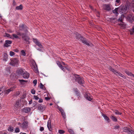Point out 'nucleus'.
I'll return each instance as SVG.
<instances>
[{"mask_svg":"<svg viewBox=\"0 0 134 134\" xmlns=\"http://www.w3.org/2000/svg\"><path fill=\"white\" fill-rule=\"evenodd\" d=\"M16 34L19 36H22L23 39L27 42V43L29 42V40L30 38L29 37L26 36L27 34L24 33H21L19 32H16Z\"/></svg>","mask_w":134,"mask_h":134,"instance_id":"f257e3e1","label":"nucleus"},{"mask_svg":"<svg viewBox=\"0 0 134 134\" xmlns=\"http://www.w3.org/2000/svg\"><path fill=\"white\" fill-rule=\"evenodd\" d=\"M19 61L18 59L13 58L10 59L9 64L14 66H17L18 65Z\"/></svg>","mask_w":134,"mask_h":134,"instance_id":"f03ea898","label":"nucleus"},{"mask_svg":"<svg viewBox=\"0 0 134 134\" xmlns=\"http://www.w3.org/2000/svg\"><path fill=\"white\" fill-rule=\"evenodd\" d=\"M75 81H76L79 84L81 85L82 86H84V81L82 78L79 77V76L78 75L77 77H76Z\"/></svg>","mask_w":134,"mask_h":134,"instance_id":"7ed1b4c3","label":"nucleus"},{"mask_svg":"<svg viewBox=\"0 0 134 134\" xmlns=\"http://www.w3.org/2000/svg\"><path fill=\"white\" fill-rule=\"evenodd\" d=\"M19 30L20 31H24V33L27 34L28 33L27 28L23 25H20L19 26Z\"/></svg>","mask_w":134,"mask_h":134,"instance_id":"20e7f679","label":"nucleus"},{"mask_svg":"<svg viewBox=\"0 0 134 134\" xmlns=\"http://www.w3.org/2000/svg\"><path fill=\"white\" fill-rule=\"evenodd\" d=\"M28 122L27 121L24 122L20 125V126L23 129H26L28 127Z\"/></svg>","mask_w":134,"mask_h":134,"instance_id":"39448f33","label":"nucleus"},{"mask_svg":"<svg viewBox=\"0 0 134 134\" xmlns=\"http://www.w3.org/2000/svg\"><path fill=\"white\" fill-rule=\"evenodd\" d=\"M58 109L60 111L61 113V115L62 116L64 119H65L66 118V116L64 110L61 107L59 108Z\"/></svg>","mask_w":134,"mask_h":134,"instance_id":"423d86ee","label":"nucleus"},{"mask_svg":"<svg viewBox=\"0 0 134 134\" xmlns=\"http://www.w3.org/2000/svg\"><path fill=\"white\" fill-rule=\"evenodd\" d=\"M10 69L9 67H7L3 71V73L4 75H8L10 73Z\"/></svg>","mask_w":134,"mask_h":134,"instance_id":"0eeeda50","label":"nucleus"},{"mask_svg":"<svg viewBox=\"0 0 134 134\" xmlns=\"http://www.w3.org/2000/svg\"><path fill=\"white\" fill-rule=\"evenodd\" d=\"M127 19L128 20H130L131 21L133 20L134 21V15H133L131 13L127 16Z\"/></svg>","mask_w":134,"mask_h":134,"instance_id":"6e6552de","label":"nucleus"},{"mask_svg":"<svg viewBox=\"0 0 134 134\" xmlns=\"http://www.w3.org/2000/svg\"><path fill=\"white\" fill-rule=\"evenodd\" d=\"M39 106L37 107V109L41 112H43L45 110V108L44 106H41V104H39Z\"/></svg>","mask_w":134,"mask_h":134,"instance_id":"1a4fd4ad","label":"nucleus"},{"mask_svg":"<svg viewBox=\"0 0 134 134\" xmlns=\"http://www.w3.org/2000/svg\"><path fill=\"white\" fill-rule=\"evenodd\" d=\"M119 8H120V10H121V12L122 13H123V12H126L128 9L127 6L125 5L123 6L122 7H120Z\"/></svg>","mask_w":134,"mask_h":134,"instance_id":"9d476101","label":"nucleus"},{"mask_svg":"<svg viewBox=\"0 0 134 134\" xmlns=\"http://www.w3.org/2000/svg\"><path fill=\"white\" fill-rule=\"evenodd\" d=\"M85 97L87 100L90 101H91L92 99V98L91 97L90 94L88 93L85 94Z\"/></svg>","mask_w":134,"mask_h":134,"instance_id":"9b49d317","label":"nucleus"},{"mask_svg":"<svg viewBox=\"0 0 134 134\" xmlns=\"http://www.w3.org/2000/svg\"><path fill=\"white\" fill-rule=\"evenodd\" d=\"M21 110L24 112H25V113H27L31 111V109L29 108L25 107L22 109Z\"/></svg>","mask_w":134,"mask_h":134,"instance_id":"f8f14e48","label":"nucleus"},{"mask_svg":"<svg viewBox=\"0 0 134 134\" xmlns=\"http://www.w3.org/2000/svg\"><path fill=\"white\" fill-rule=\"evenodd\" d=\"M47 126L49 130L52 131V130L53 129L51 127V121L50 120H49L48 122Z\"/></svg>","mask_w":134,"mask_h":134,"instance_id":"ddd939ff","label":"nucleus"},{"mask_svg":"<svg viewBox=\"0 0 134 134\" xmlns=\"http://www.w3.org/2000/svg\"><path fill=\"white\" fill-rule=\"evenodd\" d=\"M33 40L34 42L36 45H37L40 48L42 47V46L41 43L39 41H38L37 39H34Z\"/></svg>","mask_w":134,"mask_h":134,"instance_id":"4468645a","label":"nucleus"},{"mask_svg":"<svg viewBox=\"0 0 134 134\" xmlns=\"http://www.w3.org/2000/svg\"><path fill=\"white\" fill-rule=\"evenodd\" d=\"M29 74L25 71L23 74V77L24 78L28 79L29 77Z\"/></svg>","mask_w":134,"mask_h":134,"instance_id":"2eb2a0df","label":"nucleus"},{"mask_svg":"<svg viewBox=\"0 0 134 134\" xmlns=\"http://www.w3.org/2000/svg\"><path fill=\"white\" fill-rule=\"evenodd\" d=\"M25 72L24 69H19L17 71V73L18 74L22 75Z\"/></svg>","mask_w":134,"mask_h":134,"instance_id":"dca6fc26","label":"nucleus"},{"mask_svg":"<svg viewBox=\"0 0 134 134\" xmlns=\"http://www.w3.org/2000/svg\"><path fill=\"white\" fill-rule=\"evenodd\" d=\"M120 8H116L114 10H113V13H114L117 16L118 13V11H120Z\"/></svg>","mask_w":134,"mask_h":134,"instance_id":"f3484780","label":"nucleus"},{"mask_svg":"<svg viewBox=\"0 0 134 134\" xmlns=\"http://www.w3.org/2000/svg\"><path fill=\"white\" fill-rule=\"evenodd\" d=\"M102 113V115L104 118L105 120L107 121L108 122H110V120L109 118L106 115L104 114L103 113Z\"/></svg>","mask_w":134,"mask_h":134,"instance_id":"a211bd4d","label":"nucleus"},{"mask_svg":"<svg viewBox=\"0 0 134 134\" xmlns=\"http://www.w3.org/2000/svg\"><path fill=\"white\" fill-rule=\"evenodd\" d=\"M81 41L82 43H84L87 46H90V44L88 43L87 41V40H86L84 38H83V39H82L81 40Z\"/></svg>","mask_w":134,"mask_h":134,"instance_id":"6ab92c4d","label":"nucleus"},{"mask_svg":"<svg viewBox=\"0 0 134 134\" xmlns=\"http://www.w3.org/2000/svg\"><path fill=\"white\" fill-rule=\"evenodd\" d=\"M112 120L114 122H117L118 121V119L116 118V117L114 115L112 114L111 115L110 117Z\"/></svg>","mask_w":134,"mask_h":134,"instance_id":"aec40b11","label":"nucleus"},{"mask_svg":"<svg viewBox=\"0 0 134 134\" xmlns=\"http://www.w3.org/2000/svg\"><path fill=\"white\" fill-rule=\"evenodd\" d=\"M130 128L127 127H125L122 128L123 131L124 132L128 133V131H129Z\"/></svg>","mask_w":134,"mask_h":134,"instance_id":"412c9836","label":"nucleus"},{"mask_svg":"<svg viewBox=\"0 0 134 134\" xmlns=\"http://www.w3.org/2000/svg\"><path fill=\"white\" fill-rule=\"evenodd\" d=\"M125 72L128 75L132 76V77H134V75L132 74L131 72H130L127 70H125Z\"/></svg>","mask_w":134,"mask_h":134,"instance_id":"4be33fe9","label":"nucleus"},{"mask_svg":"<svg viewBox=\"0 0 134 134\" xmlns=\"http://www.w3.org/2000/svg\"><path fill=\"white\" fill-rule=\"evenodd\" d=\"M104 7V9L105 10L109 11L111 9V8L109 5L105 4Z\"/></svg>","mask_w":134,"mask_h":134,"instance_id":"5701e85b","label":"nucleus"},{"mask_svg":"<svg viewBox=\"0 0 134 134\" xmlns=\"http://www.w3.org/2000/svg\"><path fill=\"white\" fill-rule=\"evenodd\" d=\"M14 127L10 126H9L8 128V130L10 132H13L14 131Z\"/></svg>","mask_w":134,"mask_h":134,"instance_id":"b1692460","label":"nucleus"},{"mask_svg":"<svg viewBox=\"0 0 134 134\" xmlns=\"http://www.w3.org/2000/svg\"><path fill=\"white\" fill-rule=\"evenodd\" d=\"M76 38L78 40L80 39L81 40L83 39V37L81 36L80 34H78L77 35Z\"/></svg>","mask_w":134,"mask_h":134,"instance_id":"393cba45","label":"nucleus"},{"mask_svg":"<svg viewBox=\"0 0 134 134\" xmlns=\"http://www.w3.org/2000/svg\"><path fill=\"white\" fill-rule=\"evenodd\" d=\"M23 8V6L21 4L19 6H17L16 8V9L17 10H21Z\"/></svg>","mask_w":134,"mask_h":134,"instance_id":"a878e982","label":"nucleus"},{"mask_svg":"<svg viewBox=\"0 0 134 134\" xmlns=\"http://www.w3.org/2000/svg\"><path fill=\"white\" fill-rule=\"evenodd\" d=\"M129 131H128V134H134V131L133 130L130 129Z\"/></svg>","mask_w":134,"mask_h":134,"instance_id":"bb28decb","label":"nucleus"},{"mask_svg":"<svg viewBox=\"0 0 134 134\" xmlns=\"http://www.w3.org/2000/svg\"><path fill=\"white\" fill-rule=\"evenodd\" d=\"M16 32H17V31H16V34H13L12 35L13 37L14 38H15L16 39H18L19 38V37L18 36V35H17V34H16Z\"/></svg>","mask_w":134,"mask_h":134,"instance_id":"cd10ccee","label":"nucleus"},{"mask_svg":"<svg viewBox=\"0 0 134 134\" xmlns=\"http://www.w3.org/2000/svg\"><path fill=\"white\" fill-rule=\"evenodd\" d=\"M4 59L6 61L8 59L7 55V53H5L4 54Z\"/></svg>","mask_w":134,"mask_h":134,"instance_id":"c85d7f7f","label":"nucleus"},{"mask_svg":"<svg viewBox=\"0 0 134 134\" xmlns=\"http://www.w3.org/2000/svg\"><path fill=\"white\" fill-rule=\"evenodd\" d=\"M39 86L41 89H43L44 91H45L46 90V88L45 87H43L44 86L41 83H40Z\"/></svg>","mask_w":134,"mask_h":134,"instance_id":"c756f323","label":"nucleus"},{"mask_svg":"<svg viewBox=\"0 0 134 134\" xmlns=\"http://www.w3.org/2000/svg\"><path fill=\"white\" fill-rule=\"evenodd\" d=\"M19 80V81L23 85L25 84V82H27V81H26L23 80Z\"/></svg>","mask_w":134,"mask_h":134,"instance_id":"7c9ffc66","label":"nucleus"},{"mask_svg":"<svg viewBox=\"0 0 134 134\" xmlns=\"http://www.w3.org/2000/svg\"><path fill=\"white\" fill-rule=\"evenodd\" d=\"M110 70L111 71H113V72H114L115 74H116V73H118V71H116L114 69L112 68L111 67H110Z\"/></svg>","mask_w":134,"mask_h":134,"instance_id":"2f4dec72","label":"nucleus"},{"mask_svg":"<svg viewBox=\"0 0 134 134\" xmlns=\"http://www.w3.org/2000/svg\"><path fill=\"white\" fill-rule=\"evenodd\" d=\"M26 96V93H24L20 97V99H23L25 98Z\"/></svg>","mask_w":134,"mask_h":134,"instance_id":"473e14b6","label":"nucleus"},{"mask_svg":"<svg viewBox=\"0 0 134 134\" xmlns=\"http://www.w3.org/2000/svg\"><path fill=\"white\" fill-rule=\"evenodd\" d=\"M69 132L70 133V134H74V132L72 129H69L68 130Z\"/></svg>","mask_w":134,"mask_h":134,"instance_id":"72a5a7b5","label":"nucleus"},{"mask_svg":"<svg viewBox=\"0 0 134 134\" xmlns=\"http://www.w3.org/2000/svg\"><path fill=\"white\" fill-rule=\"evenodd\" d=\"M13 91V88H11L9 89L6 90L5 91H4V92H10L11 91Z\"/></svg>","mask_w":134,"mask_h":134,"instance_id":"f704fd0d","label":"nucleus"},{"mask_svg":"<svg viewBox=\"0 0 134 134\" xmlns=\"http://www.w3.org/2000/svg\"><path fill=\"white\" fill-rule=\"evenodd\" d=\"M120 128V126L119 125H118L113 127V129H114L115 130H118Z\"/></svg>","mask_w":134,"mask_h":134,"instance_id":"c9c22d12","label":"nucleus"},{"mask_svg":"<svg viewBox=\"0 0 134 134\" xmlns=\"http://www.w3.org/2000/svg\"><path fill=\"white\" fill-rule=\"evenodd\" d=\"M119 24L120 26L122 28L124 29L126 28V25H125L122 24Z\"/></svg>","mask_w":134,"mask_h":134,"instance_id":"e433bc0d","label":"nucleus"},{"mask_svg":"<svg viewBox=\"0 0 134 134\" xmlns=\"http://www.w3.org/2000/svg\"><path fill=\"white\" fill-rule=\"evenodd\" d=\"M15 105L17 106L18 107L20 106V103L19 101V100H18L16 101V102L15 103Z\"/></svg>","mask_w":134,"mask_h":134,"instance_id":"4c0bfd02","label":"nucleus"},{"mask_svg":"<svg viewBox=\"0 0 134 134\" xmlns=\"http://www.w3.org/2000/svg\"><path fill=\"white\" fill-rule=\"evenodd\" d=\"M59 67L63 71H65V69L64 68V67L63 66L62 64H59Z\"/></svg>","mask_w":134,"mask_h":134,"instance_id":"58836bf2","label":"nucleus"},{"mask_svg":"<svg viewBox=\"0 0 134 134\" xmlns=\"http://www.w3.org/2000/svg\"><path fill=\"white\" fill-rule=\"evenodd\" d=\"M5 42H6V44L7 43L8 44H10L12 43V41H11L6 40L5 41Z\"/></svg>","mask_w":134,"mask_h":134,"instance_id":"ea45409f","label":"nucleus"},{"mask_svg":"<svg viewBox=\"0 0 134 134\" xmlns=\"http://www.w3.org/2000/svg\"><path fill=\"white\" fill-rule=\"evenodd\" d=\"M46 95H44L45 99L47 100H49L51 98L50 97H49V96H48L47 97H46Z\"/></svg>","mask_w":134,"mask_h":134,"instance_id":"a19ab883","label":"nucleus"},{"mask_svg":"<svg viewBox=\"0 0 134 134\" xmlns=\"http://www.w3.org/2000/svg\"><path fill=\"white\" fill-rule=\"evenodd\" d=\"M58 132L59 133L62 134L64 133L65 132L63 130H58Z\"/></svg>","mask_w":134,"mask_h":134,"instance_id":"79ce46f5","label":"nucleus"},{"mask_svg":"<svg viewBox=\"0 0 134 134\" xmlns=\"http://www.w3.org/2000/svg\"><path fill=\"white\" fill-rule=\"evenodd\" d=\"M134 33V26L133 27L132 29L130 31V34L132 35Z\"/></svg>","mask_w":134,"mask_h":134,"instance_id":"37998d69","label":"nucleus"},{"mask_svg":"<svg viewBox=\"0 0 134 134\" xmlns=\"http://www.w3.org/2000/svg\"><path fill=\"white\" fill-rule=\"evenodd\" d=\"M15 131L16 133H18L19 132V129L18 127H16L15 129Z\"/></svg>","mask_w":134,"mask_h":134,"instance_id":"c03bdc74","label":"nucleus"},{"mask_svg":"<svg viewBox=\"0 0 134 134\" xmlns=\"http://www.w3.org/2000/svg\"><path fill=\"white\" fill-rule=\"evenodd\" d=\"M21 55L24 56L26 55V53L23 50L21 51Z\"/></svg>","mask_w":134,"mask_h":134,"instance_id":"a18cd8bd","label":"nucleus"},{"mask_svg":"<svg viewBox=\"0 0 134 134\" xmlns=\"http://www.w3.org/2000/svg\"><path fill=\"white\" fill-rule=\"evenodd\" d=\"M115 114L121 115L122 114L118 110H116L115 112Z\"/></svg>","mask_w":134,"mask_h":134,"instance_id":"49530a36","label":"nucleus"},{"mask_svg":"<svg viewBox=\"0 0 134 134\" xmlns=\"http://www.w3.org/2000/svg\"><path fill=\"white\" fill-rule=\"evenodd\" d=\"M15 54L12 51H10V55L11 56H12Z\"/></svg>","mask_w":134,"mask_h":134,"instance_id":"de8ad7c7","label":"nucleus"},{"mask_svg":"<svg viewBox=\"0 0 134 134\" xmlns=\"http://www.w3.org/2000/svg\"><path fill=\"white\" fill-rule=\"evenodd\" d=\"M20 94V93H16L15 94H14V95H13L14 97H16L17 96H19Z\"/></svg>","mask_w":134,"mask_h":134,"instance_id":"09e8293b","label":"nucleus"},{"mask_svg":"<svg viewBox=\"0 0 134 134\" xmlns=\"http://www.w3.org/2000/svg\"><path fill=\"white\" fill-rule=\"evenodd\" d=\"M5 36H6L7 37H10V38H11V37H10V35L9 34L6 33H5Z\"/></svg>","mask_w":134,"mask_h":134,"instance_id":"8fccbe9b","label":"nucleus"},{"mask_svg":"<svg viewBox=\"0 0 134 134\" xmlns=\"http://www.w3.org/2000/svg\"><path fill=\"white\" fill-rule=\"evenodd\" d=\"M37 82V81L36 80H34L33 82V83L34 84V86L36 85V84Z\"/></svg>","mask_w":134,"mask_h":134,"instance_id":"3c124183","label":"nucleus"},{"mask_svg":"<svg viewBox=\"0 0 134 134\" xmlns=\"http://www.w3.org/2000/svg\"><path fill=\"white\" fill-rule=\"evenodd\" d=\"M10 46L9 45V44H8L7 43L6 44V42H5V43L4 44V47H8L9 46Z\"/></svg>","mask_w":134,"mask_h":134,"instance_id":"603ef678","label":"nucleus"},{"mask_svg":"<svg viewBox=\"0 0 134 134\" xmlns=\"http://www.w3.org/2000/svg\"><path fill=\"white\" fill-rule=\"evenodd\" d=\"M73 91L75 92H77V89L76 88H73Z\"/></svg>","mask_w":134,"mask_h":134,"instance_id":"864d4df0","label":"nucleus"},{"mask_svg":"<svg viewBox=\"0 0 134 134\" xmlns=\"http://www.w3.org/2000/svg\"><path fill=\"white\" fill-rule=\"evenodd\" d=\"M34 97L35 99L36 100H37L39 99V98L37 96H34Z\"/></svg>","mask_w":134,"mask_h":134,"instance_id":"5fc2aeb1","label":"nucleus"},{"mask_svg":"<svg viewBox=\"0 0 134 134\" xmlns=\"http://www.w3.org/2000/svg\"><path fill=\"white\" fill-rule=\"evenodd\" d=\"M117 73L118 74H117V75H119V76H120L121 77V76L123 75L122 74H121V73H120L118 71V73Z\"/></svg>","mask_w":134,"mask_h":134,"instance_id":"6e6d98bb","label":"nucleus"},{"mask_svg":"<svg viewBox=\"0 0 134 134\" xmlns=\"http://www.w3.org/2000/svg\"><path fill=\"white\" fill-rule=\"evenodd\" d=\"M44 130V128L43 127H41L40 129V130L41 131H42Z\"/></svg>","mask_w":134,"mask_h":134,"instance_id":"4d7b16f0","label":"nucleus"},{"mask_svg":"<svg viewBox=\"0 0 134 134\" xmlns=\"http://www.w3.org/2000/svg\"><path fill=\"white\" fill-rule=\"evenodd\" d=\"M118 21H120L121 22H122V19L121 17L118 20Z\"/></svg>","mask_w":134,"mask_h":134,"instance_id":"13d9d810","label":"nucleus"},{"mask_svg":"<svg viewBox=\"0 0 134 134\" xmlns=\"http://www.w3.org/2000/svg\"><path fill=\"white\" fill-rule=\"evenodd\" d=\"M43 99H42L40 98L39 99V100L38 101V102L39 103H42L43 102Z\"/></svg>","mask_w":134,"mask_h":134,"instance_id":"bf43d9fd","label":"nucleus"},{"mask_svg":"<svg viewBox=\"0 0 134 134\" xmlns=\"http://www.w3.org/2000/svg\"><path fill=\"white\" fill-rule=\"evenodd\" d=\"M121 77L124 79H126V77L124 75H122L121 76Z\"/></svg>","mask_w":134,"mask_h":134,"instance_id":"052dcab7","label":"nucleus"},{"mask_svg":"<svg viewBox=\"0 0 134 134\" xmlns=\"http://www.w3.org/2000/svg\"><path fill=\"white\" fill-rule=\"evenodd\" d=\"M35 92V91L34 89H32L31 91V92Z\"/></svg>","mask_w":134,"mask_h":134,"instance_id":"680f3d73","label":"nucleus"},{"mask_svg":"<svg viewBox=\"0 0 134 134\" xmlns=\"http://www.w3.org/2000/svg\"><path fill=\"white\" fill-rule=\"evenodd\" d=\"M32 103V100L30 101H29V104H30Z\"/></svg>","mask_w":134,"mask_h":134,"instance_id":"e2e57ef3","label":"nucleus"},{"mask_svg":"<svg viewBox=\"0 0 134 134\" xmlns=\"http://www.w3.org/2000/svg\"><path fill=\"white\" fill-rule=\"evenodd\" d=\"M120 0H116V2L117 3H119L120 2Z\"/></svg>","mask_w":134,"mask_h":134,"instance_id":"0e129e2a","label":"nucleus"},{"mask_svg":"<svg viewBox=\"0 0 134 134\" xmlns=\"http://www.w3.org/2000/svg\"><path fill=\"white\" fill-rule=\"evenodd\" d=\"M57 64H58V65L59 66V64H61L60 63V62H58V63H57Z\"/></svg>","mask_w":134,"mask_h":134,"instance_id":"69168bd1","label":"nucleus"},{"mask_svg":"<svg viewBox=\"0 0 134 134\" xmlns=\"http://www.w3.org/2000/svg\"><path fill=\"white\" fill-rule=\"evenodd\" d=\"M76 94L78 96V95H79L80 94V93H76Z\"/></svg>","mask_w":134,"mask_h":134,"instance_id":"338daca9","label":"nucleus"},{"mask_svg":"<svg viewBox=\"0 0 134 134\" xmlns=\"http://www.w3.org/2000/svg\"><path fill=\"white\" fill-rule=\"evenodd\" d=\"M21 124V123L19 122H18V125H20Z\"/></svg>","mask_w":134,"mask_h":134,"instance_id":"774afa93","label":"nucleus"}]
</instances>
